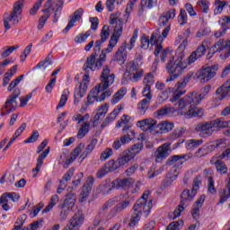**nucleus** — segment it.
Instances as JSON below:
<instances>
[{
    "mask_svg": "<svg viewBox=\"0 0 230 230\" xmlns=\"http://www.w3.org/2000/svg\"><path fill=\"white\" fill-rule=\"evenodd\" d=\"M114 74H111L109 66H104L101 75V83L91 90L86 98V102H84L86 107L93 105L94 102L100 103L102 102H105L107 98H111L114 90L111 88L109 89V87L114 84Z\"/></svg>",
    "mask_w": 230,
    "mask_h": 230,
    "instance_id": "nucleus-1",
    "label": "nucleus"
},
{
    "mask_svg": "<svg viewBox=\"0 0 230 230\" xmlns=\"http://www.w3.org/2000/svg\"><path fill=\"white\" fill-rule=\"evenodd\" d=\"M199 103L200 98L197 95L183 96L175 103L178 116H184L187 119L202 118L204 116V109L197 108Z\"/></svg>",
    "mask_w": 230,
    "mask_h": 230,
    "instance_id": "nucleus-2",
    "label": "nucleus"
},
{
    "mask_svg": "<svg viewBox=\"0 0 230 230\" xmlns=\"http://www.w3.org/2000/svg\"><path fill=\"white\" fill-rule=\"evenodd\" d=\"M148 197H150V191L146 190L142 197L135 203L133 207L134 212L129 219V227H134L137 224H139V220H141V215H143V213L146 214V217L150 215V211H152L153 208V199H148Z\"/></svg>",
    "mask_w": 230,
    "mask_h": 230,
    "instance_id": "nucleus-3",
    "label": "nucleus"
},
{
    "mask_svg": "<svg viewBox=\"0 0 230 230\" xmlns=\"http://www.w3.org/2000/svg\"><path fill=\"white\" fill-rule=\"evenodd\" d=\"M186 46H188V40H184L176 50L178 55L176 59L174 57H172L168 60L165 67L169 75H178L181 76L182 71L190 66L188 60H184V49H186Z\"/></svg>",
    "mask_w": 230,
    "mask_h": 230,
    "instance_id": "nucleus-4",
    "label": "nucleus"
},
{
    "mask_svg": "<svg viewBox=\"0 0 230 230\" xmlns=\"http://www.w3.org/2000/svg\"><path fill=\"white\" fill-rule=\"evenodd\" d=\"M230 120H225L224 118L216 119L204 123H199L196 126V132H200L201 137H208L213 136V132L216 130H222V128H229Z\"/></svg>",
    "mask_w": 230,
    "mask_h": 230,
    "instance_id": "nucleus-5",
    "label": "nucleus"
},
{
    "mask_svg": "<svg viewBox=\"0 0 230 230\" xmlns=\"http://www.w3.org/2000/svg\"><path fill=\"white\" fill-rule=\"evenodd\" d=\"M22 6H24V0H18L14 3L13 11L10 14H5L4 17V28L8 31L12 26H17L21 22V13H22Z\"/></svg>",
    "mask_w": 230,
    "mask_h": 230,
    "instance_id": "nucleus-6",
    "label": "nucleus"
},
{
    "mask_svg": "<svg viewBox=\"0 0 230 230\" xmlns=\"http://www.w3.org/2000/svg\"><path fill=\"white\" fill-rule=\"evenodd\" d=\"M171 27L168 25L167 27L164 28V30L162 31V36H161V31L159 30L155 31L151 38L148 36H142L141 37V48L142 49H148L150 44L154 46V44H159L160 42H163L166 37H168V33H170Z\"/></svg>",
    "mask_w": 230,
    "mask_h": 230,
    "instance_id": "nucleus-7",
    "label": "nucleus"
},
{
    "mask_svg": "<svg viewBox=\"0 0 230 230\" xmlns=\"http://www.w3.org/2000/svg\"><path fill=\"white\" fill-rule=\"evenodd\" d=\"M196 195L197 194L193 192V190L185 189L181 193V199L180 205L174 209V211L172 212V217L171 216V218H172V220H175V218H179L182 211H184L188 208V206H190V202H191V200L195 199Z\"/></svg>",
    "mask_w": 230,
    "mask_h": 230,
    "instance_id": "nucleus-8",
    "label": "nucleus"
},
{
    "mask_svg": "<svg viewBox=\"0 0 230 230\" xmlns=\"http://www.w3.org/2000/svg\"><path fill=\"white\" fill-rule=\"evenodd\" d=\"M217 71H218V65H214L207 67H202L198 70L194 75V80H199L200 84H208L210 80H213L217 76Z\"/></svg>",
    "mask_w": 230,
    "mask_h": 230,
    "instance_id": "nucleus-9",
    "label": "nucleus"
},
{
    "mask_svg": "<svg viewBox=\"0 0 230 230\" xmlns=\"http://www.w3.org/2000/svg\"><path fill=\"white\" fill-rule=\"evenodd\" d=\"M63 7L64 0H48L45 3L44 8L41 10V12H47L50 15L53 13V12H55L53 22H58Z\"/></svg>",
    "mask_w": 230,
    "mask_h": 230,
    "instance_id": "nucleus-10",
    "label": "nucleus"
},
{
    "mask_svg": "<svg viewBox=\"0 0 230 230\" xmlns=\"http://www.w3.org/2000/svg\"><path fill=\"white\" fill-rule=\"evenodd\" d=\"M19 96H21V90L15 88L13 93L7 97L4 106L1 109V116H6L12 114V112H15V110L19 105V102H17V98H19Z\"/></svg>",
    "mask_w": 230,
    "mask_h": 230,
    "instance_id": "nucleus-11",
    "label": "nucleus"
},
{
    "mask_svg": "<svg viewBox=\"0 0 230 230\" xmlns=\"http://www.w3.org/2000/svg\"><path fill=\"white\" fill-rule=\"evenodd\" d=\"M74 121H77V124L81 127L77 132L76 137L77 139H84L85 136L89 134V131L91 130V122H89V114H86L84 116H82L80 114L75 115L73 117Z\"/></svg>",
    "mask_w": 230,
    "mask_h": 230,
    "instance_id": "nucleus-12",
    "label": "nucleus"
},
{
    "mask_svg": "<svg viewBox=\"0 0 230 230\" xmlns=\"http://www.w3.org/2000/svg\"><path fill=\"white\" fill-rule=\"evenodd\" d=\"M119 13H115L110 16V24H116L111 39L119 40V37L123 35V20L119 18Z\"/></svg>",
    "mask_w": 230,
    "mask_h": 230,
    "instance_id": "nucleus-13",
    "label": "nucleus"
},
{
    "mask_svg": "<svg viewBox=\"0 0 230 230\" xmlns=\"http://www.w3.org/2000/svg\"><path fill=\"white\" fill-rule=\"evenodd\" d=\"M89 87V74H86L83 76V80L79 84L78 86L75 89L74 94V105H78L80 103L79 98H84L85 96V93H87V89Z\"/></svg>",
    "mask_w": 230,
    "mask_h": 230,
    "instance_id": "nucleus-14",
    "label": "nucleus"
},
{
    "mask_svg": "<svg viewBox=\"0 0 230 230\" xmlns=\"http://www.w3.org/2000/svg\"><path fill=\"white\" fill-rule=\"evenodd\" d=\"M93 184H94V178H93V176H89L79 195L80 202H85L87 199H89V195H91V191L93 190Z\"/></svg>",
    "mask_w": 230,
    "mask_h": 230,
    "instance_id": "nucleus-15",
    "label": "nucleus"
},
{
    "mask_svg": "<svg viewBox=\"0 0 230 230\" xmlns=\"http://www.w3.org/2000/svg\"><path fill=\"white\" fill-rule=\"evenodd\" d=\"M172 154V149L170 148V145L168 144H164L160 146L156 152H155V161L156 163H163L168 155Z\"/></svg>",
    "mask_w": 230,
    "mask_h": 230,
    "instance_id": "nucleus-16",
    "label": "nucleus"
},
{
    "mask_svg": "<svg viewBox=\"0 0 230 230\" xmlns=\"http://www.w3.org/2000/svg\"><path fill=\"white\" fill-rule=\"evenodd\" d=\"M84 214L79 211L71 217L66 226L70 227V229L73 230H78L79 227H82V226H84Z\"/></svg>",
    "mask_w": 230,
    "mask_h": 230,
    "instance_id": "nucleus-17",
    "label": "nucleus"
},
{
    "mask_svg": "<svg viewBox=\"0 0 230 230\" xmlns=\"http://www.w3.org/2000/svg\"><path fill=\"white\" fill-rule=\"evenodd\" d=\"M159 54H161L160 58L163 63L166 62V60L169 61L170 58L173 57V55H172V52H170L169 48L163 49L161 42L156 45L154 52L155 57H159Z\"/></svg>",
    "mask_w": 230,
    "mask_h": 230,
    "instance_id": "nucleus-18",
    "label": "nucleus"
},
{
    "mask_svg": "<svg viewBox=\"0 0 230 230\" xmlns=\"http://www.w3.org/2000/svg\"><path fill=\"white\" fill-rule=\"evenodd\" d=\"M190 80H191V74H188L183 77V79L178 82L173 87V93H176L182 96V94H186V86L190 84Z\"/></svg>",
    "mask_w": 230,
    "mask_h": 230,
    "instance_id": "nucleus-19",
    "label": "nucleus"
},
{
    "mask_svg": "<svg viewBox=\"0 0 230 230\" xmlns=\"http://www.w3.org/2000/svg\"><path fill=\"white\" fill-rule=\"evenodd\" d=\"M119 41V40H116L114 38L110 39V43L108 44V48L103 49L102 50V53L99 56L98 62H99L100 67H102V62H105L107 53H111V51L114 49V48H116V44H118Z\"/></svg>",
    "mask_w": 230,
    "mask_h": 230,
    "instance_id": "nucleus-20",
    "label": "nucleus"
},
{
    "mask_svg": "<svg viewBox=\"0 0 230 230\" xmlns=\"http://www.w3.org/2000/svg\"><path fill=\"white\" fill-rule=\"evenodd\" d=\"M82 15H84L83 8L77 9L73 14H71L69 17L70 20L64 31H69V30H71V28H73V26H75V24L77 22V21H80L82 19Z\"/></svg>",
    "mask_w": 230,
    "mask_h": 230,
    "instance_id": "nucleus-21",
    "label": "nucleus"
},
{
    "mask_svg": "<svg viewBox=\"0 0 230 230\" xmlns=\"http://www.w3.org/2000/svg\"><path fill=\"white\" fill-rule=\"evenodd\" d=\"M230 93V80H228L226 83H225L222 86L217 88L216 91V94L217 97L216 98L217 101L222 102L227 94Z\"/></svg>",
    "mask_w": 230,
    "mask_h": 230,
    "instance_id": "nucleus-22",
    "label": "nucleus"
},
{
    "mask_svg": "<svg viewBox=\"0 0 230 230\" xmlns=\"http://www.w3.org/2000/svg\"><path fill=\"white\" fill-rule=\"evenodd\" d=\"M206 53V46L204 44H201L198 49L192 52V54L188 58L189 64H193L197 61L198 58H200V57H204V54Z\"/></svg>",
    "mask_w": 230,
    "mask_h": 230,
    "instance_id": "nucleus-23",
    "label": "nucleus"
},
{
    "mask_svg": "<svg viewBox=\"0 0 230 230\" xmlns=\"http://www.w3.org/2000/svg\"><path fill=\"white\" fill-rule=\"evenodd\" d=\"M132 141V138H130V135H124L119 138H117L112 145V147L114 150H119L123 145H128L129 142Z\"/></svg>",
    "mask_w": 230,
    "mask_h": 230,
    "instance_id": "nucleus-24",
    "label": "nucleus"
},
{
    "mask_svg": "<svg viewBox=\"0 0 230 230\" xmlns=\"http://www.w3.org/2000/svg\"><path fill=\"white\" fill-rule=\"evenodd\" d=\"M130 206V201L128 200H123L117 204L116 207H114L111 211L109 216L110 217H116V213H121V211H125L127 208Z\"/></svg>",
    "mask_w": 230,
    "mask_h": 230,
    "instance_id": "nucleus-25",
    "label": "nucleus"
},
{
    "mask_svg": "<svg viewBox=\"0 0 230 230\" xmlns=\"http://www.w3.org/2000/svg\"><path fill=\"white\" fill-rule=\"evenodd\" d=\"M96 57H98V54L93 53L87 58L84 64V69H90L91 71H94L96 67L100 66L99 61L96 63Z\"/></svg>",
    "mask_w": 230,
    "mask_h": 230,
    "instance_id": "nucleus-26",
    "label": "nucleus"
},
{
    "mask_svg": "<svg viewBox=\"0 0 230 230\" xmlns=\"http://www.w3.org/2000/svg\"><path fill=\"white\" fill-rule=\"evenodd\" d=\"M176 14L177 13L173 8H171L168 11L164 12L160 17V24L164 26V24H166L168 21H170V19H174Z\"/></svg>",
    "mask_w": 230,
    "mask_h": 230,
    "instance_id": "nucleus-27",
    "label": "nucleus"
},
{
    "mask_svg": "<svg viewBox=\"0 0 230 230\" xmlns=\"http://www.w3.org/2000/svg\"><path fill=\"white\" fill-rule=\"evenodd\" d=\"M132 179H123V180H114L112 184L115 186V190H125L127 188H130V184H132Z\"/></svg>",
    "mask_w": 230,
    "mask_h": 230,
    "instance_id": "nucleus-28",
    "label": "nucleus"
},
{
    "mask_svg": "<svg viewBox=\"0 0 230 230\" xmlns=\"http://www.w3.org/2000/svg\"><path fill=\"white\" fill-rule=\"evenodd\" d=\"M173 122H161L160 124L157 125V129L155 131L156 134H166L170 132V130H173Z\"/></svg>",
    "mask_w": 230,
    "mask_h": 230,
    "instance_id": "nucleus-29",
    "label": "nucleus"
},
{
    "mask_svg": "<svg viewBox=\"0 0 230 230\" xmlns=\"http://www.w3.org/2000/svg\"><path fill=\"white\" fill-rule=\"evenodd\" d=\"M139 33V31L137 29H135L133 32V36L131 37L129 43L124 42L120 47H124V51H132L134 49V47L136 46V42L137 40V35Z\"/></svg>",
    "mask_w": 230,
    "mask_h": 230,
    "instance_id": "nucleus-30",
    "label": "nucleus"
},
{
    "mask_svg": "<svg viewBox=\"0 0 230 230\" xmlns=\"http://www.w3.org/2000/svg\"><path fill=\"white\" fill-rule=\"evenodd\" d=\"M75 204H76V195L73 192H69L66 194V198L63 203V208H67V209H73L75 208Z\"/></svg>",
    "mask_w": 230,
    "mask_h": 230,
    "instance_id": "nucleus-31",
    "label": "nucleus"
},
{
    "mask_svg": "<svg viewBox=\"0 0 230 230\" xmlns=\"http://www.w3.org/2000/svg\"><path fill=\"white\" fill-rule=\"evenodd\" d=\"M209 91H211V85H206L201 89L200 93H199L197 92H191L185 96H187V97L198 96V98L200 99V102H202V100H204L206 98V96H208V94H209Z\"/></svg>",
    "mask_w": 230,
    "mask_h": 230,
    "instance_id": "nucleus-32",
    "label": "nucleus"
},
{
    "mask_svg": "<svg viewBox=\"0 0 230 230\" xmlns=\"http://www.w3.org/2000/svg\"><path fill=\"white\" fill-rule=\"evenodd\" d=\"M114 60L116 62H120V64H125L127 61V51L125 50V47H119L118 51L115 53Z\"/></svg>",
    "mask_w": 230,
    "mask_h": 230,
    "instance_id": "nucleus-33",
    "label": "nucleus"
},
{
    "mask_svg": "<svg viewBox=\"0 0 230 230\" xmlns=\"http://www.w3.org/2000/svg\"><path fill=\"white\" fill-rule=\"evenodd\" d=\"M112 190H116L114 184H112V181H105L99 186V190L101 193H102V195H109Z\"/></svg>",
    "mask_w": 230,
    "mask_h": 230,
    "instance_id": "nucleus-34",
    "label": "nucleus"
},
{
    "mask_svg": "<svg viewBox=\"0 0 230 230\" xmlns=\"http://www.w3.org/2000/svg\"><path fill=\"white\" fill-rule=\"evenodd\" d=\"M227 6V2L224 0H215L214 2V15H220L224 12V8Z\"/></svg>",
    "mask_w": 230,
    "mask_h": 230,
    "instance_id": "nucleus-35",
    "label": "nucleus"
},
{
    "mask_svg": "<svg viewBox=\"0 0 230 230\" xmlns=\"http://www.w3.org/2000/svg\"><path fill=\"white\" fill-rule=\"evenodd\" d=\"M107 112H109V104L105 103L101 105V107L97 111V113L94 116V121H100V119L105 118Z\"/></svg>",
    "mask_w": 230,
    "mask_h": 230,
    "instance_id": "nucleus-36",
    "label": "nucleus"
},
{
    "mask_svg": "<svg viewBox=\"0 0 230 230\" xmlns=\"http://www.w3.org/2000/svg\"><path fill=\"white\" fill-rule=\"evenodd\" d=\"M204 143L203 139H190L185 143V146L187 150H195V148H199Z\"/></svg>",
    "mask_w": 230,
    "mask_h": 230,
    "instance_id": "nucleus-37",
    "label": "nucleus"
},
{
    "mask_svg": "<svg viewBox=\"0 0 230 230\" xmlns=\"http://www.w3.org/2000/svg\"><path fill=\"white\" fill-rule=\"evenodd\" d=\"M127 94V88L121 87L112 97L111 103L112 105H116V103H119V102H121L123 100V96Z\"/></svg>",
    "mask_w": 230,
    "mask_h": 230,
    "instance_id": "nucleus-38",
    "label": "nucleus"
},
{
    "mask_svg": "<svg viewBox=\"0 0 230 230\" xmlns=\"http://www.w3.org/2000/svg\"><path fill=\"white\" fill-rule=\"evenodd\" d=\"M96 145H98V139H96V138L92 139L90 144L84 149V152L83 153L81 157H83V159H85V157H87V155L93 154V150H94V148H96Z\"/></svg>",
    "mask_w": 230,
    "mask_h": 230,
    "instance_id": "nucleus-39",
    "label": "nucleus"
},
{
    "mask_svg": "<svg viewBox=\"0 0 230 230\" xmlns=\"http://www.w3.org/2000/svg\"><path fill=\"white\" fill-rule=\"evenodd\" d=\"M121 112V108H118L113 110L111 113H110V116H108L105 120L102 122V127H105L106 125H109L111 121H114L116 118H118V115Z\"/></svg>",
    "mask_w": 230,
    "mask_h": 230,
    "instance_id": "nucleus-40",
    "label": "nucleus"
},
{
    "mask_svg": "<svg viewBox=\"0 0 230 230\" xmlns=\"http://www.w3.org/2000/svg\"><path fill=\"white\" fill-rule=\"evenodd\" d=\"M58 200H60V198H58V195L55 194L50 198V201L49 205L42 210V213H49L57 204H58Z\"/></svg>",
    "mask_w": 230,
    "mask_h": 230,
    "instance_id": "nucleus-41",
    "label": "nucleus"
},
{
    "mask_svg": "<svg viewBox=\"0 0 230 230\" xmlns=\"http://www.w3.org/2000/svg\"><path fill=\"white\" fill-rule=\"evenodd\" d=\"M218 24L221 28V30H224L225 31L227 32L228 30H230V15H223L219 21Z\"/></svg>",
    "mask_w": 230,
    "mask_h": 230,
    "instance_id": "nucleus-42",
    "label": "nucleus"
},
{
    "mask_svg": "<svg viewBox=\"0 0 230 230\" xmlns=\"http://www.w3.org/2000/svg\"><path fill=\"white\" fill-rule=\"evenodd\" d=\"M143 150V143H137L133 145L128 151V154L129 155H132V158L136 157L137 154H140L141 151Z\"/></svg>",
    "mask_w": 230,
    "mask_h": 230,
    "instance_id": "nucleus-43",
    "label": "nucleus"
},
{
    "mask_svg": "<svg viewBox=\"0 0 230 230\" xmlns=\"http://www.w3.org/2000/svg\"><path fill=\"white\" fill-rule=\"evenodd\" d=\"M177 112V109H175V104L174 108L172 107H164L161 108L160 110L156 111L157 116H170V114H173V112Z\"/></svg>",
    "mask_w": 230,
    "mask_h": 230,
    "instance_id": "nucleus-44",
    "label": "nucleus"
},
{
    "mask_svg": "<svg viewBox=\"0 0 230 230\" xmlns=\"http://www.w3.org/2000/svg\"><path fill=\"white\" fill-rule=\"evenodd\" d=\"M209 154V146L204 145L202 147L199 148L197 152L194 153V157L200 159L201 157H206Z\"/></svg>",
    "mask_w": 230,
    "mask_h": 230,
    "instance_id": "nucleus-45",
    "label": "nucleus"
},
{
    "mask_svg": "<svg viewBox=\"0 0 230 230\" xmlns=\"http://www.w3.org/2000/svg\"><path fill=\"white\" fill-rule=\"evenodd\" d=\"M27 218L28 216L26 214H22L21 217H19L16 220L17 226H15L13 230H28L26 227L22 228V226H24V222H26Z\"/></svg>",
    "mask_w": 230,
    "mask_h": 230,
    "instance_id": "nucleus-46",
    "label": "nucleus"
},
{
    "mask_svg": "<svg viewBox=\"0 0 230 230\" xmlns=\"http://www.w3.org/2000/svg\"><path fill=\"white\" fill-rule=\"evenodd\" d=\"M143 84H145V87H150L152 89V85L155 84V79L154 76V74L147 73L143 79Z\"/></svg>",
    "mask_w": 230,
    "mask_h": 230,
    "instance_id": "nucleus-47",
    "label": "nucleus"
},
{
    "mask_svg": "<svg viewBox=\"0 0 230 230\" xmlns=\"http://www.w3.org/2000/svg\"><path fill=\"white\" fill-rule=\"evenodd\" d=\"M132 155H129L128 153H124L123 155L119 156L117 161L119 163V166H125V164H128L130 161H132Z\"/></svg>",
    "mask_w": 230,
    "mask_h": 230,
    "instance_id": "nucleus-48",
    "label": "nucleus"
},
{
    "mask_svg": "<svg viewBox=\"0 0 230 230\" xmlns=\"http://www.w3.org/2000/svg\"><path fill=\"white\" fill-rule=\"evenodd\" d=\"M148 107H150V102L146 101H140L137 104V112L140 116L146 114V111H148Z\"/></svg>",
    "mask_w": 230,
    "mask_h": 230,
    "instance_id": "nucleus-49",
    "label": "nucleus"
},
{
    "mask_svg": "<svg viewBox=\"0 0 230 230\" xmlns=\"http://www.w3.org/2000/svg\"><path fill=\"white\" fill-rule=\"evenodd\" d=\"M15 49H19V45L12 46V47H4L2 49L1 57L2 58H6V57H10Z\"/></svg>",
    "mask_w": 230,
    "mask_h": 230,
    "instance_id": "nucleus-50",
    "label": "nucleus"
},
{
    "mask_svg": "<svg viewBox=\"0 0 230 230\" xmlns=\"http://www.w3.org/2000/svg\"><path fill=\"white\" fill-rule=\"evenodd\" d=\"M101 40H102L104 42H107L109 40V37H111V27L109 25H104L100 33Z\"/></svg>",
    "mask_w": 230,
    "mask_h": 230,
    "instance_id": "nucleus-51",
    "label": "nucleus"
},
{
    "mask_svg": "<svg viewBox=\"0 0 230 230\" xmlns=\"http://www.w3.org/2000/svg\"><path fill=\"white\" fill-rule=\"evenodd\" d=\"M91 37V31H87L85 33H80L75 38V44H84L87 39Z\"/></svg>",
    "mask_w": 230,
    "mask_h": 230,
    "instance_id": "nucleus-52",
    "label": "nucleus"
},
{
    "mask_svg": "<svg viewBox=\"0 0 230 230\" xmlns=\"http://www.w3.org/2000/svg\"><path fill=\"white\" fill-rule=\"evenodd\" d=\"M52 64H53V61H51V58H49V56L45 58V60L40 61L34 67V69H40V67H42L43 70L46 71V69H48V67H49V66H51Z\"/></svg>",
    "mask_w": 230,
    "mask_h": 230,
    "instance_id": "nucleus-53",
    "label": "nucleus"
},
{
    "mask_svg": "<svg viewBox=\"0 0 230 230\" xmlns=\"http://www.w3.org/2000/svg\"><path fill=\"white\" fill-rule=\"evenodd\" d=\"M142 94L145 98L142 101L147 102L148 103H150L152 102L153 95H152V88L150 86H144Z\"/></svg>",
    "mask_w": 230,
    "mask_h": 230,
    "instance_id": "nucleus-54",
    "label": "nucleus"
},
{
    "mask_svg": "<svg viewBox=\"0 0 230 230\" xmlns=\"http://www.w3.org/2000/svg\"><path fill=\"white\" fill-rule=\"evenodd\" d=\"M215 166L219 173L226 174L227 173V165L221 160H217L215 163Z\"/></svg>",
    "mask_w": 230,
    "mask_h": 230,
    "instance_id": "nucleus-55",
    "label": "nucleus"
},
{
    "mask_svg": "<svg viewBox=\"0 0 230 230\" xmlns=\"http://www.w3.org/2000/svg\"><path fill=\"white\" fill-rule=\"evenodd\" d=\"M106 168L108 169V172H116V170H119V164L118 160H110L106 164Z\"/></svg>",
    "mask_w": 230,
    "mask_h": 230,
    "instance_id": "nucleus-56",
    "label": "nucleus"
},
{
    "mask_svg": "<svg viewBox=\"0 0 230 230\" xmlns=\"http://www.w3.org/2000/svg\"><path fill=\"white\" fill-rule=\"evenodd\" d=\"M85 148V145L81 143L77 146V147L75 148L74 152L71 155L70 161L76 160V157L82 154V151Z\"/></svg>",
    "mask_w": 230,
    "mask_h": 230,
    "instance_id": "nucleus-57",
    "label": "nucleus"
},
{
    "mask_svg": "<svg viewBox=\"0 0 230 230\" xmlns=\"http://www.w3.org/2000/svg\"><path fill=\"white\" fill-rule=\"evenodd\" d=\"M178 22L181 26H184L188 22V14L186 11L181 9L180 14L178 15Z\"/></svg>",
    "mask_w": 230,
    "mask_h": 230,
    "instance_id": "nucleus-58",
    "label": "nucleus"
},
{
    "mask_svg": "<svg viewBox=\"0 0 230 230\" xmlns=\"http://www.w3.org/2000/svg\"><path fill=\"white\" fill-rule=\"evenodd\" d=\"M228 179L227 190L224 191V194L219 200V204H224V202H226V200L230 199V174L228 175Z\"/></svg>",
    "mask_w": 230,
    "mask_h": 230,
    "instance_id": "nucleus-59",
    "label": "nucleus"
},
{
    "mask_svg": "<svg viewBox=\"0 0 230 230\" xmlns=\"http://www.w3.org/2000/svg\"><path fill=\"white\" fill-rule=\"evenodd\" d=\"M139 71V65L136 62L130 61L129 63H128V66L126 68V72L127 73H136Z\"/></svg>",
    "mask_w": 230,
    "mask_h": 230,
    "instance_id": "nucleus-60",
    "label": "nucleus"
},
{
    "mask_svg": "<svg viewBox=\"0 0 230 230\" xmlns=\"http://www.w3.org/2000/svg\"><path fill=\"white\" fill-rule=\"evenodd\" d=\"M44 15H42L40 18L39 21V25H38V30H42V28H44V25L46 24L48 18L51 17V14L48 12H43Z\"/></svg>",
    "mask_w": 230,
    "mask_h": 230,
    "instance_id": "nucleus-61",
    "label": "nucleus"
},
{
    "mask_svg": "<svg viewBox=\"0 0 230 230\" xmlns=\"http://www.w3.org/2000/svg\"><path fill=\"white\" fill-rule=\"evenodd\" d=\"M182 226H184V222L182 220L174 221L167 226L166 230H181L180 227H182Z\"/></svg>",
    "mask_w": 230,
    "mask_h": 230,
    "instance_id": "nucleus-62",
    "label": "nucleus"
},
{
    "mask_svg": "<svg viewBox=\"0 0 230 230\" xmlns=\"http://www.w3.org/2000/svg\"><path fill=\"white\" fill-rule=\"evenodd\" d=\"M39 137H40V134L37 130H34L32 131V134L30 136V137L24 140V143H35L39 139Z\"/></svg>",
    "mask_w": 230,
    "mask_h": 230,
    "instance_id": "nucleus-63",
    "label": "nucleus"
},
{
    "mask_svg": "<svg viewBox=\"0 0 230 230\" xmlns=\"http://www.w3.org/2000/svg\"><path fill=\"white\" fill-rule=\"evenodd\" d=\"M112 154H113L112 148H106L102 152L100 160L107 161V159H109L112 155Z\"/></svg>",
    "mask_w": 230,
    "mask_h": 230,
    "instance_id": "nucleus-64",
    "label": "nucleus"
}]
</instances>
